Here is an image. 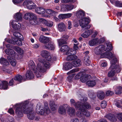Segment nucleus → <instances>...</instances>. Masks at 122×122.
Segmentation results:
<instances>
[{
    "instance_id": "nucleus-14",
    "label": "nucleus",
    "mask_w": 122,
    "mask_h": 122,
    "mask_svg": "<svg viewBox=\"0 0 122 122\" xmlns=\"http://www.w3.org/2000/svg\"><path fill=\"white\" fill-rule=\"evenodd\" d=\"M66 54L68 55V56L66 58V60L68 61H71L76 59L77 56L75 55L71 54L70 53V51L69 50L66 52Z\"/></svg>"
},
{
    "instance_id": "nucleus-26",
    "label": "nucleus",
    "mask_w": 122,
    "mask_h": 122,
    "mask_svg": "<svg viewBox=\"0 0 122 122\" xmlns=\"http://www.w3.org/2000/svg\"><path fill=\"white\" fill-rule=\"evenodd\" d=\"M91 78V76L90 75H86L82 77L80 80L82 82H85L88 81Z\"/></svg>"
},
{
    "instance_id": "nucleus-3",
    "label": "nucleus",
    "mask_w": 122,
    "mask_h": 122,
    "mask_svg": "<svg viewBox=\"0 0 122 122\" xmlns=\"http://www.w3.org/2000/svg\"><path fill=\"white\" fill-rule=\"evenodd\" d=\"M28 103V101L26 100L21 103L17 104L16 105V107L15 110V113L19 117H20L23 116L22 112L24 113L23 110L24 108L25 109H25H26L27 104Z\"/></svg>"
},
{
    "instance_id": "nucleus-20",
    "label": "nucleus",
    "mask_w": 122,
    "mask_h": 122,
    "mask_svg": "<svg viewBox=\"0 0 122 122\" xmlns=\"http://www.w3.org/2000/svg\"><path fill=\"white\" fill-rule=\"evenodd\" d=\"M58 29L60 32L65 31L66 29V25L63 22H61L58 24L57 25Z\"/></svg>"
},
{
    "instance_id": "nucleus-60",
    "label": "nucleus",
    "mask_w": 122,
    "mask_h": 122,
    "mask_svg": "<svg viewBox=\"0 0 122 122\" xmlns=\"http://www.w3.org/2000/svg\"><path fill=\"white\" fill-rule=\"evenodd\" d=\"M58 17L61 19H65V14H61L59 15Z\"/></svg>"
},
{
    "instance_id": "nucleus-49",
    "label": "nucleus",
    "mask_w": 122,
    "mask_h": 122,
    "mask_svg": "<svg viewBox=\"0 0 122 122\" xmlns=\"http://www.w3.org/2000/svg\"><path fill=\"white\" fill-rule=\"evenodd\" d=\"M66 8L67 10H70L74 8V6L72 5H65Z\"/></svg>"
},
{
    "instance_id": "nucleus-33",
    "label": "nucleus",
    "mask_w": 122,
    "mask_h": 122,
    "mask_svg": "<svg viewBox=\"0 0 122 122\" xmlns=\"http://www.w3.org/2000/svg\"><path fill=\"white\" fill-rule=\"evenodd\" d=\"M89 56L87 55L86 56L84 57V62L87 66H89L90 65V61L89 59Z\"/></svg>"
},
{
    "instance_id": "nucleus-1",
    "label": "nucleus",
    "mask_w": 122,
    "mask_h": 122,
    "mask_svg": "<svg viewBox=\"0 0 122 122\" xmlns=\"http://www.w3.org/2000/svg\"><path fill=\"white\" fill-rule=\"evenodd\" d=\"M103 55L104 57L110 60H112L111 61V65L110 67L111 70L108 72V76L109 77H112L115 75L116 72H119L121 71V67L116 64L117 62V59L111 52H105Z\"/></svg>"
},
{
    "instance_id": "nucleus-55",
    "label": "nucleus",
    "mask_w": 122,
    "mask_h": 122,
    "mask_svg": "<svg viewBox=\"0 0 122 122\" xmlns=\"http://www.w3.org/2000/svg\"><path fill=\"white\" fill-rule=\"evenodd\" d=\"M114 94L113 92L108 90L107 92L106 95L107 96H112Z\"/></svg>"
},
{
    "instance_id": "nucleus-35",
    "label": "nucleus",
    "mask_w": 122,
    "mask_h": 122,
    "mask_svg": "<svg viewBox=\"0 0 122 122\" xmlns=\"http://www.w3.org/2000/svg\"><path fill=\"white\" fill-rule=\"evenodd\" d=\"M96 84L95 80H88L86 83V84L89 86L93 87Z\"/></svg>"
},
{
    "instance_id": "nucleus-4",
    "label": "nucleus",
    "mask_w": 122,
    "mask_h": 122,
    "mask_svg": "<svg viewBox=\"0 0 122 122\" xmlns=\"http://www.w3.org/2000/svg\"><path fill=\"white\" fill-rule=\"evenodd\" d=\"M43 106L40 104H38L36 107V112L37 113L41 115L44 113L48 114L50 112V109L48 106H44L43 109Z\"/></svg>"
},
{
    "instance_id": "nucleus-2",
    "label": "nucleus",
    "mask_w": 122,
    "mask_h": 122,
    "mask_svg": "<svg viewBox=\"0 0 122 122\" xmlns=\"http://www.w3.org/2000/svg\"><path fill=\"white\" fill-rule=\"evenodd\" d=\"M38 60L39 62L37 65L36 69L40 72H44L50 67V63L41 58H39Z\"/></svg>"
},
{
    "instance_id": "nucleus-10",
    "label": "nucleus",
    "mask_w": 122,
    "mask_h": 122,
    "mask_svg": "<svg viewBox=\"0 0 122 122\" xmlns=\"http://www.w3.org/2000/svg\"><path fill=\"white\" fill-rule=\"evenodd\" d=\"M105 47L103 45H100L95 48L94 51L97 55H101L104 51Z\"/></svg>"
},
{
    "instance_id": "nucleus-15",
    "label": "nucleus",
    "mask_w": 122,
    "mask_h": 122,
    "mask_svg": "<svg viewBox=\"0 0 122 122\" xmlns=\"http://www.w3.org/2000/svg\"><path fill=\"white\" fill-rule=\"evenodd\" d=\"M106 117L113 122H116L117 120V117L115 115L110 114L105 116Z\"/></svg>"
},
{
    "instance_id": "nucleus-29",
    "label": "nucleus",
    "mask_w": 122,
    "mask_h": 122,
    "mask_svg": "<svg viewBox=\"0 0 122 122\" xmlns=\"http://www.w3.org/2000/svg\"><path fill=\"white\" fill-rule=\"evenodd\" d=\"M35 11L39 14H44L46 12L45 9L42 7H38L36 8L35 10Z\"/></svg>"
},
{
    "instance_id": "nucleus-7",
    "label": "nucleus",
    "mask_w": 122,
    "mask_h": 122,
    "mask_svg": "<svg viewBox=\"0 0 122 122\" xmlns=\"http://www.w3.org/2000/svg\"><path fill=\"white\" fill-rule=\"evenodd\" d=\"M23 5H26L27 8L29 9H33L36 8V6L31 0H25Z\"/></svg>"
},
{
    "instance_id": "nucleus-17",
    "label": "nucleus",
    "mask_w": 122,
    "mask_h": 122,
    "mask_svg": "<svg viewBox=\"0 0 122 122\" xmlns=\"http://www.w3.org/2000/svg\"><path fill=\"white\" fill-rule=\"evenodd\" d=\"M44 47V49H48L51 50H54L55 46L53 42H50L48 44H45Z\"/></svg>"
},
{
    "instance_id": "nucleus-43",
    "label": "nucleus",
    "mask_w": 122,
    "mask_h": 122,
    "mask_svg": "<svg viewBox=\"0 0 122 122\" xmlns=\"http://www.w3.org/2000/svg\"><path fill=\"white\" fill-rule=\"evenodd\" d=\"M61 51L62 52H64L66 51H70L69 47L66 45H64L62 46L60 49Z\"/></svg>"
},
{
    "instance_id": "nucleus-39",
    "label": "nucleus",
    "mask_w": 122,
    "mask_h": 122,
    "mask_svg": "<svg viewBox=\"0 0 122 122\" xmlns=\"http://www.w3.org/2000/svg\"><path fill=\"white\" fill-rule=\"evenodd\" d=\"M50 106L51 110L52 111L56 110L58 107V106L54 102L50 103Z\"/></svg>"
},
{
    "instance_id": "nucleus-6",
    "label": "nucleus",
    "mask_w": 122,
    "mask_h": 122,
    "mask_svg": "<svg viewBox=\"0 0 122 122\" xmlns=\"http://www.w3.org/2000/svg\"><path fill=\"white\" fill-rule=\"evenodd\" d=\"M83 107V110H79V111L76 112L77 116L80 117H82L84 115L86 117H89L90 116V112L88 111L85 110L83 106H82L81 107Z\"/></svg>"
},
{
    "instance_id": "nucleus-58",
    "label": "nucleus",
    "mask_w": 122,
    "mask_h": 122,
    "mask_svg": "<svg viewBox=\"0 0 122 122\" xmlns=\"http://www.w3.org/2000/svg\"><path fill=\"white\" fill-rule=\"evenodd\" d=\"M14 82L13 79H12L9 81L8 83V85L10 86H12L13 85Z\"/></svg>"
},
{
    "instance_id": "nucleus-13",
    "label": "nucleus",
    "mask_w": 122,
    "mask_h": 122,
    "mask_svg": "<svg viewBox=\"0 0 122 122\" xmlns=\"http://www.w3.org/2000/svg\"><path fill=\"white\" fill-rule=\"evenodd\" d=\"M79 22L80 26L82 28H83L86 25L89 24L90 22V20L88 18H84L80 19Z\"/></svg>"
},
{
    "instance_id": "nucleus-53",
    "label": "nucleus",
    "mask_w": 122,
    "mask_h": 122,
    "mask_svg": "<svg viewBox=\"0 0 122 122\" xmlns=\"http://www.w3.org/2000/svg\"><path fill=\"white\" fill-rule=\"evenodd\" d=\"M46 11L47 14L49 15L53 13H55L56 12L50 9L46 10Z\"/></svg>"
},
{
    "instance_id": "nucleus-22",
    "label": "nucleus",
    "mask_w": 122,
    "mask_h": 122,
    "mask_svg": "<svg viewBox=\"0 0 122 122\" xmlns=\"http://www.w3.org/2000/svg\"><path fill=\"white\" fill-rule=\"evenodd\" d=\"M76 15L78 18L82 19L85 15V12L82 10H78L76 12Z\"/></svg>"
},
{
    "instance_id": "nucleus-28",
    "label": "nucleus",
    "mask_w": 122,
    "mask_h": 122,
    "mask_svg": "<svg viewBox=\"0 0 122 122\" xmlns=\"http://www.w3.org/2000/svg\"><path fill=\"white\" fill-rule=\"evenodd\" d=\"M99 40L97 38L92 39L89 41V45L91 46H92L98 43Z\"/></svg>"
},
{
    "instance_id": "nucleus-37",
    "label": "nucleus",
    "mask_w": 122,
    "mask_h": 122,
    "mask_svg": "<svg viewBox=\"0 0 122 122\" xmlns=\"http://www.w3.org/2000/svg\"><path fill=\"white\" fill-rule=\"evenodd\" d=\"M9 42L10 43L13 44H14L15 43L17 45L19 46H21L22 44V41H20L17 40L16 41L15 40V41L13 40V41H12V40H9Z\"/></svg>"
},
{
    "instance_id": "nucleus-9",
    "label": "nucleus",
    "mask_w": 122,
    "mask_h": 122,
    "mask_svg": "<svg viewBox=\"0 0 122 122\" xmlns=\"http://www.w3.org/2000/svg\"><path fill=\"white\" fill-rule=\"evenodd\" d=\"M68 36L66 35H63L61 39L58 40L59 46H61L63 44H66V41L68 40Z\"/></svg>"
},
{
    "instance_id": "nucleus-12",
    "label": "nucleus",
    "mask_w": 122,
    "mask_h": 122,
    "mask_svg": "<svg viewBox=\"0 0 122 122\" xmlns=\"http://www.w3.org/2000/svg\"><path fill=\"white\" fill-rule=\"evenodd\" d=\"M30 24L33 25L40 24V22H38L37 16L34 14V15L29 20Z\"/></svg>"
},
{
    "instance_id": "nucleus-62",
    "label": "nucleus",
    "mask_w": 122,
    "mask_h": 122,
    "mask_svg": "<svg viewBox=\"0 0 122 122\" xmlns=\"http://www.w3.org/2000/svg\"><path fill=\"white\" fill-rule=\"evenodd\" d=\"M38 21H39V22H40H40H42V23L45 24V21H46L45 20L41 18L38 19Z\"/></svg>"
},
{
    "instance_id": "nucleus-24",
    "label": "nucleus",
    "mask_w": 122,
    "mask_h": 122,
    "mask_svg": "<svg viewBox=\"0 0 122 122\" xmlns=\"http://www.w3.org/2000/svg\"><path fill=\"white\" fill-rule=\"evenodd\" d=\"M8 82L7 81H0V89H6L7 88Z\"/></svg>"
},
{
    "instance_id": "nucleus-54",
    "label": "nucleus",
    "mask_w": 122,
    "mask_h": 122,
    "mask_svg": "<svg viewBox=\"0 0 122 122\" xmlns=\"http://www.w3.org/2000/svg\"><path fill=\"white\" fill-rule=\"evenodd\" d=\"M2 70L3 71H4L5 72H6L9 74L11 73V72L10 69H6L5 67H3L2 68Z\"/></svg>"
},
{
    "instance_id": "nucleus-30",
    "label": "nucleus",
    "mask_w": 122,
    "mask_h": 122,
    "mask_svg": "<svg viewBox=\"0 0 122 122\" xmlns=\"http://www.w3.org/2000/svg\"><path fill=\"white\" fill-rule=\"evenodd\" d=\"M0 63L4 66H6L9 64L8 60L2 57L0 59Z\"/></svg>"
},
{
    "instance_id": "nucleus-36",
    "label": "nucleus",
    "mask_w": 122,
    "mask_h": 122,
    "mask_svg": "<svg viewBox=\"0 0 122 122\" xmlns=\"http://www.w3.org/2000/svg\"><path fill=\"white\" fill-rule=\"evenodd\" d=\"M34 14L31 13H26L24 16V18L26 20H28L29 19L30 20V19L33 16V15H34Z\"/></svg>"
},
{
    "instance_id": "nucleus-25",
    "label": "nucleus",
    "mask_w": 122,
    "mask_h": 122,
    "mask_svg": "<svg viewBox=\"0 0 122 122\" xmlns=\"http://www.w3.org/2000/svg\"><path fill=\"white\" fill-rule=\"evenodd\" d=\"M75 60L72 62L73 66L76 67L80 66L81 65V62L80 59H76Z\"/></svg>"
},
{
    "instance_id": "nucleus-27",
    "label": "nucleus",
    "mask_w": 122,
    "mask_h": 122,
    "mask_svg": "<svg viewBox=\"0 0 122 122\" xmlns=\"http://www.w3.org/2000/svg\"><path fill=\"white\" fill-rule=\"evenodd\" d=\"M72 67V64H71L70 62L66 63L64 65L63 69L65 70H70Z\"/></svg>"
},
{
    "instance_id": "nucleus-47",
    "label": "nucleus",
    "mask_w": 122,
    "mask_h": 122,
    "mask_svg": "<svg viewBox=\"0 0 122 122\" xmlns=\"http://www.w3.org/2000/svg\"><path fill=\"white\" fill-rule=\"evenodd\" d=\"M83 105H82L83 106L84 109L85 108L87 109H89L91 108V105L88 103L86 102L84 103H82Z\"/></svg>"
},
{
    "instance_id": "nucleus-46",
    "label": "nucleus",
    "mask_w": 122,
    "mask_h": 122,
    "mask_svg": "<svg viewBox=\"0 0 122 122\" xmlns=\"http://www.w3.org/2000/svg\"><path fill=\"white\" fill-rule=\"evenodd\" d=\"M122 88L121 86L118 87L115 90V93L116 94H119L122 93Z\"/></svg>"
},
{
    "instance_id": "nucleus-5",
    "label": "nucleus",
    "mask_w": 122,
    "mask_h": 122,
    "mask_svg": "<svg viewBox=\"0 0 122 122\" xmlns=\"http://www.w3.org/2000/svg\"><path fill=\"white\" fill-rule=\"evenodd\" d=\"M24 108L23 109L24 113L27 114V117L30 120H33L34 118L35 115L33 111V109L31 107H27L26 109H25Z\"/></svg>"
},
{
    "instance_id": "nucleus-8",
    "label": "nucleus",
    "mask_w": 122,
    "mask_h": 122,
    "mask_svg": "<svg viewBox=\"0 0 122 122\" xmlns=\"http://www.w3.org/2000/svg\"><path fill=\"white\" fill-rule=\"evenodd\" d=\"M70 102L71 105L74 106L76 109H77L78 110H83V107H81L83 105L82 102H76L75 100L72 99H71Z\"/></svg>"
},
{
    "instance_id": "nucleus-21",
    "label": "nucleus",
    "mask_w": 122,
    "mask_h": 122,
    "mask_svg": "<svg viewBox=\"0 0 122 122\" xmlns=\"http://www.w3.org/2000/svg\"><path fill=\"white\" fill-rule=\"evenodd\" d=\"M39 40L41 42L45 44L49 42L50 38L49 37L42 35L40 36Z\"/></svg>"
},
{
    "instance_id": "nucleus-42",
    "label": "nucleus",
    "mask_w": 122,
    "mask_h": 122,
    "mask_svg": "<svg viewBox=\"0 0 122 122\" xmlns=\"http://www.w3.org/2000/svg\"><path fill=\"white\" fill-rule=\"evenodd\" d=\"M67 112L70 116H72L75 114V111L74 108L70 107L68 109Z\"/></svg>"
},
{
    "instance_id": "nucleus-45",
    "label": "nucleus",
    "mask_w": 122,
    "mask_h": 122,
    "mask_svg": "<svg viewBox=\"0 0 122 122\" xmlns=\"http://www.w3.org/2000/svg\"><path fill=\"white\" fill-rule=\"evenodd\" d=\"M49 54V53L47 51L43 50L41 52V55L43 57L46 58Z\"/></svg>"
},
{
    "instance_id": "nucleus-64",
    "label": "nucleus",
    "mask_w": 122,
    "mask_h": 122,
    "mask_svg": "<svg viewBox=\"0 0 122 122\" xmlns=\"http://www.w3.org/2000/svg\"><path fill=\"white\" fill-rule=\"evenodd\" d=\"M7 122H14V119L12 117H9L8 118Z\"/></svg>"
},
{
    "instance_id": "nucleus-11",
    "label": "nucleus",
    "mask_w": 122,
    "mask_h": 122,
    "mask_svg": "<svg viewBox=\"0 0 122 122\" xmlns=\"http://www.w3.org/2000/svg\"><path fill=\"white\" fill-rule=\"evenodd\" d=\"M28 65L30 69V70H33L36 75L37 74V73H38V71H39L36 69L37 67L36 68H35V65L33 61L32 60L30 61L28 63Z\"/></svg>"
},
{
    "instance_id": "nucleus-48",
    "label": "nucleus",
    "mask_w": 122,
    "mask_h": 122,
    "mask_svg": "<svg viewBox=\"0 0 122 122\" xmlns=\"http://www.w3.org/2000/svg\"><path fill=\"white\" fill-rule=\"evenodd\" d=\"M45 25L49 27H52L53 25V22L51 21H47L46 20L45 22Z\"/></svg>"
},
{
    "instance_id": "nucleus-32",
    "label": "nucleus",
    "mask_w": 122,
    "mask_h": 122,
    "mask_svg": "<svg viewBox=\"0 0 122 122\" xmlns=\"http://www.w3.org/2000/svg\"><path fill=\"white\" fill-rule=\"evenodd\" d=\"M26 76L27 79H31L34 77V75L31 71H28L26 73Z\"/></svg>"
},
{
    "instance_id": "nucleus-31",
    "label": "nucleus",
    "mask_w": 122,
    "mask_h": 122,
    "mask_svg": "<svg viewBox=\"0 0 122 122\" xmlns=\"http://www.w3.org/2000/svg\"><path fill=\"white\" fill-rule=\"evenodd\" d=\"M13 57L7 56V58L11 65L13 66H14L16 65L17 62L16 60Z\"/></svg>"
},
{
    "instance_id": "nucleus-51",
    "label": "nucleus",
    "mask_w": 122,
    "mask_h": 122,
    "mask_svg": "<svg viewBox=\"0 0 122 122\" xmlns=\"http://www.w3.org/2000/svg\"><path fill=\"white\" fill-rule=\"evenodd\" d=\"M115 6L119 7H122V3L119 1H116L115 2Z\"/></svg>"
},
{
    "instance_id": "nucleus-50",
    "label": "nucleus",
    "mask_w": 122,
    "mask_h": 122,
    "mask_svg": "<svg viewBox=\"0 0 122 122\" xmlns=\"http://www.w3.org/2000/svg\"><path fill=\"white\" fill-rule=\"evenodd\" d=\"M107 105V102L106 101H102L101 104V108H105L106 106Z\"/></svg>"
},
{
    "instance_id": "nucleus-40",
    "label": "nucleus",
    "mask_w": 122,
    "mask_h": 122,
    "mask_svg": "<svg viewBox=\"0 0 122 122\" xmlns=\"http://www.w3.org/2000/svg\"><path fill=\"white\" fill-rule=\"evenodd\" d=\"M15 17L17 20H21L22 18V14L20 13H17L15 15Z\"/></svg>"
},
{
    "instance_id": "nucleus-41",
    "label": "nucleus",
    "mask_w": 122,
    "mask_h": 122,
    "mask_svg": "<svg viewBox=\"0 0 122 122\" xmlns=\"http://www.w3.org/2000/svg\"><path fill=\"white\" fill-rule=\"evenodd\" d=\"M97 96L101 100L103 99L104 97V94L102 91H99L97 93Z\"/></svg>"
},
{
    "instance_id": "nucleus-61",
    "label": "nucleus",
    "mask_w": 122,
    "mask_h": 122,
    "mask_svg": "<svg viewBox=\"0 0 122 122\" xmlns=\"http://www.w3.org/2000/svg\"><path fill=\"white\" fill-rule=\"evenodd\" d=\"M65 18H68L70 17L72 15L71 13H68L64 14Z\"/></svg>"
},
{
    "instance_id": "nucleus-56",
    "label": "nucleus",
    "mask_w": 122,
    "mask_h": 122,
    "mask_svg": "<svg viewBox=\"0 0 122 122\" xmlns=\"http://www.w3.org/2000/svg\"><path fill=\"white\" fill-rule=\"evenodd\" d=\"M117 118L119 120L122 121V113H120L117 115Z\"/></svg>"
},
{
    "instance_id": "nucleus-18",
    "label": "nucleus",
    "mask_w": 122,
    "mask_h": 122,
    "mask_svg": "<svg viewBox=\"0 0 122 122\" xmlns=\"http://www.w3.org/2000/svg\"><path fill=\"white\" fill-rule=\"evenodd\" d=\"M7 54L9 55L8 56L10 57H14L16 55V53L13 50L9 49H6L5 51Z\"/></svg>"
},
{
    "instance_id": "nucleus-19",
    "label": "nucleus",
    "mask_w": 122,
    "mask_h": 122,
    "mask_svg": "<svg viewBox=\"0 0 122 122\" xmlns=\"http://www.w3.org/2000/svg\"><path fill=\"white\" fill-rule=\"evenodd\" d=\"M13 28L15 30L20 29L21 26V24L15 20H13L11 23Z\"/></svg>"
},
{
    "instance_id": "nucleus-16",
    "label": "nucleus",
    "mask_w": 122,
    "mask_h": 122,
    "mask_svg": "<svg viewBox=\"0 0 122 122\" xmlns=\"http://www.w3.org/2000/svg\"><path fill=\"white\" fill-rule=\"evenodd\" d=\"M68 106L67 104H64L59 107L58 109L59 113L61 114H64L66 113V109Z\"/></svg>"
},
{
    "instance_id": "nucleus-63",
    "label": "nucleus",
    "mask_w": 122,
    "mask_h": 122,
    "mask_svg": "<svg viewBox=\"0 0 122 122\" xmlns=\"http://www.w3.org/2000/svg\"><path fill=\"white\" fill-rule=\"evenodd\" d=\"M45 58L46 60L49 61H51L52 60V57L50 55V54Z\"/></svg>"
},
{
    "instance_id": "nucleus-38",
    "label": "nucleus",
    "mask_w": 122,
    "mask_h": 122,
    "mask_svg": "<svg viewBox=\"0 0 122 122\" xmlns=\"http://www.w3.org/2000/svg\"><path fill=\"white\" fill-rule=\"evenodd\" d=\"M23 79V77L21 75L18 74L15 76L14 79L15 80L21 83Z\"/></svg>"
},
{
    "instance_id": "nucleus-34",
    "label": "nucleus",
    "mask_w": 122,
    "mask_h": 122,
    "mask_svg": "<svg viewBox=\"0 0 122 122\" xmlns=\"http://www.w3.org/2000/svg\"><path fill=\"white\" fill-rule=\"evenodd\" d=\"M107 47L106 49L104 51H111L112 49V46L110 42H107L106 43Z\"/></svg>"
},
{
    "instance_id": "nucleus-44",
    "label": "nucleus",
    "mask_w": 122,
    "mask_h": 122,
    "mask_svg": "<svg viewBox=\"0 0 122 122\" xmlns=\"http://www.w3.org/2000/svg\"><path fill=\"white\" fill-rule=\"evenodd\" d=\"M14 49L20 55H22L23 53V51L20 47L18 46H15L14 47Z\"/></svg>"
},
{
    "instance_id": "nucleus-23",
    "label": "nucleus",
    "mask_w": 122,
    "mask_h": 122,
    "mask_svg": "<svg viewBox=\"0 0 122 122\" xmlns=\"http://www.w3.org/2000/svg\"><path fill=\"white\" fill-rule=\"evenodd\" d=\"M93 31L91 30H88L85 31L81 35V36L84 38H87L90 36L93 32Z\"/></svg>"
},
{
    "instance_id": "nucleus-59",
    "label": "nucleus",
    "mask_w": 122,
    "mask_h": 122,
    "mask_svg": "<svg viewBox=\"0 0 122 122\" xmlns=\"http://www.w3.org/2000/svg\"><path fill=\"white\" fill-rule=\"evenodd\" d=\"M76 50L72 49L70 50V53L71 54L75 55L76 53Z\"/></svg>"
},
{
    "instance_id": "nucleus-52",
    "label": "nucleus",
    "mask_w": 122,
    "mask_h": 122,
    "mask_svg": "<svg viewBox=\"0 0 122 122\" xmlns=\"http://www.w3.org/2000/svg\"><path fill=\"white\" fill-rule=\"evenodd\" d=\"M79 71V69L78 68H76L73 69L70 71L69 72H68L67 74H70L72 73H75V72H77Z\"/></svg>"
},
{
    "instance_id": "nucleus-57",
    "label": "nucleus",
    "mask_w": 122,
    "mask_h": 122,
    "mask_svg": "<svg viewBox=\"0 0 122 122\" xmlns=\"http://www.w3.org/2000/svg\"><path fill=\"white\" fill-rule=\"evenodd\" d=\"M24 0H13L12 1L15 4H18Z\"/></svg>"
}]
</instances>
